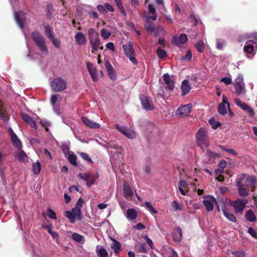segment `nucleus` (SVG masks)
<instances>
[{
	"label": "nucleus",
	"mask_w": 257,
	"mask_h": 257,
	"mask_svg": "<svg viewBox=\"0 0 257 257\" xmlns=\"http://www.w3.org/2000/svg\"><path fill=\"white\" fill-rule=\"evenodd\" d=\"M52 42V43H53V44L54 45V46L57 48H59L60 47V41L56 39L55 37L53 38L52 39H51L50 40Z\"/></svg>",
	"instance_id": "nucleus-53"
},
{
	"label": "nucleus",
	"mask_w": 257,
	"mask_h": 257,
	"mask_svg": "<svg viewBox=\"0 0 257 257\" xmlns=\"http://www.w3.org/2000/svg\"><path fill=\"white\" fill-rule=\"evenodd\" d=\"M248 232L254 238H257V232L252 227H249L248 229Z\"/></svg>",
	"instance_id": "nucleus-55"
},
{
	"label": "nucleus",
	"mask_w": 257,
	"mask_h": 257,
	"mask_svg": "<svg viewBox=\"0 0 257 257\" xmlns=\"http://www.w3.org/2000/svg\"><path fill=\"white\" fill-rule=\"evenodd\" d=\"M67 84L66 80L60 77L54 78L50 82L52 91L57 92L64 91L66 88Z\"/></svg>",
	"instance_id": "nucleus-4"
},
{
	"label": "nucleus",
	"mask_w": 257,
	"mask_h": 257,
	"mask_svg": "<svg viewBox=\"0 0 257 257\" xmlns=\"http://www.w3.org/2000/svg\"><path fill=\"white\" fill-rule=\"evenodd\" d=\"M97 9L99 11L101 12L102 14H105L107 13V11L105 9L104 6H102L101 5H99L97 6Z\"/></svg>",
	"instance_id": "nucleus-64"
},
{
	"label": "nucleus",
	"mask_w": 257,
	"mask_h": 257,
	"mask_svg": "<svg viewBox=\"0 0 257 257\" xmlns=\"http://www.w3.org/2000/svg\"><path fill=\"white\" fill-rule=\"evenodd\" d=\"M189 18L193 23L194 26H196L198 24V21L195 16L193 15H191L189 17Z\"/></svg>",
	"instance_id": "nucleus-62"
},
{
	"label": "nucleus",
	"mask_w": 257,
	"mask_h": 257,
	"mask_svg": "<svg viewBox=\"0 0 257 257\" xmlns=\"http://www.w3.org/2000/svg\"><path fill=\"white\" fill-rule=\"evenodd\" d=\"M235 93L237 95H244L246 93L245 84L242 77L238 76L234 80Z\"/></svg>",
	"instance_id": "nucleus-6"
},
{
	"label": "nucleus",
	"mask_w": 257,
	"mask_h": 257,
	"mask_svg": "<svg viewBox=\"0 0 257 257\" xmlns=\"http://www.w3.org/2000/svg\"><path fill=\"white\" fill-rule=\"evenodd\" d=\"M110 247L114 250V252L117 254L120 251L121 245L117 240L113 239V243L111 244Z\"/></svg>",
	"instance_id": "nucleus-29"
},
{
	"label": "nucleus",
	"mask_w": 257,
	"mask_h": 257,
	"mask_svg": "<svg viewBox=\"0 0 257 257\" xmlns=\"http://www.w3.org/2000/svg\"><path fill=\"white\" fill-rule=\"evenodd\" d=\"M41 170V165L39 162L37 161L33 164L32 170L34 174L35 175H39Z\"/></svg>",
	"instance_id": "nucleus-32"
},
{
	"label": "nucleus",
	"mask_w": 257,
	"mask_h": 257,
	"mask_svg": "<svg viewBox=\"0 0 257 257\" xmlns=\"http://www.w3.org/2000/svg\"><path fill=\"white\" fill-rule=\"evenodd\" d=\"M21 116L23 120L27 122L28 124L33 128L36 130L37 128V124L36 122L32 119L28 114L23 113L21 114Z\"/></svg>",
	"instance_id": "nucleus-19"
},
{
	"label": "nucleus",
	"mask_w": 257,
	"mask_h": 257,
	"mask_svg": "<svg viewBox=\"0 0 257 257\" xmlns=\"http://www.w3.org/2000/svg\"><path fill=\"white\" fill-rule=\"evenodd\" d=\"M145 206L147 207L148 210L154 214L158 213L157 211L154 208L152 204L149 202H146L145 203Z\"/></svg>",
	"instance_id": "nucleus-52"
},
{
	"label": "nucleus",
	"mask_w": 257,
	"mask_h": 257,
	"mask_svg": "<svg viewBox=\"0 0 257 257\" xmlns=\"http://www.w3.org/2000/svg\"><path fill=\"white\" fill-rule=\"evenodd\" d=\"M122 48L126 56L128 58L134 65H137L138 61L135 57V50L132 43L129 42L126 44L123 45Z\"/></svg>",
	"instance_id": "nucleus-5"
},
{
	"label": "nucleus",
	"mask_w": 257,
	"mask_h": 257,
	"mask_svg": "<svg viewBox=\"0 0 257 257\" xmlns=\"http://www.w3.org/2000/svg\"><path fill=\"white\" fill-rule=\"evenodd\" d=\"M205 199L203 201V203L205 206L206 210L208 211H211L213 210L214 208V203H217V202L216 199L210 195L208 196H205Z\"/></svg>",
	"instance_id": "nucleus-11"
},
{
	"label": "nucleus",
	"mask_w": 257,
	"mask_h": 257,
	"mask_svg": "<svg viewBox=\"0 0 257 257\" xmlns=\"http://www.w3.org/2000/svg\"><path fill=\"white\" fill-rule=\"evenodd\" d=\"M163 78L166 84V89L173 91L175 87V81L171 79L168 73H165L163 75Z\"/></svg>",
	"instance_id": "nucleus-14"
},
{
	"label": "nucleus",
	"mask_w": 257,
	"mask_h": 257,
	"mask_svg": "<svg viewBox=\"0 0 257 257\" xmlns=\"http://www.w3.org/2000/svg\"><path fill=\"white\" fill-rule=\"evenodd\" d=\"M148 13H151L152 16L149 18L155 21L157 19V15L156 14V11L155 8L153 4H150L148 5Z\"/></svg>",
	"instance_id": "nucleus-28"
},
{
	"label": "nucleus",
	"mask_w": 257,
	"mask_h": 257,
	"mask_svg": "<svg viewBox=\"0 0 257 257\" xmlns=\"http://www.w3.org/2000/svg\"><path fill=\"white\" fill-rule=\"evenodd\" d=\"M221 82H224L226 85H229L232 83V80L228 77H224L221 78Z\"/></svg>",
	"instance_id": "nucleus-58"
},
{
	"label": "nucleus",
	"mask_w": 257,
	"mask_h": 257,
	"mask_svg": "<svg viewBox=\"0 0 257 257\" xmlns=\"http://www.w3.org/2000/svg\"><path fill=\"white\" fill-rule=\"evenodd\" d=\"M157 55L160 59H164L167 57V54L165 50L159 48L157 50Z\"/></svg>",
	"instance_id": "nucleus-39"
},
{
	"label": "nucleus",
	"mask_w": 257,
	"mask_h": 257,
	"mask_svg": "<svg viewBox=\"0 0 257 257\" xmlns=\"http://www.w3.org/2000/svg\"><path fill=\"white\" fill-rule=\"evenodd\" d=\"M247 200L246 199H240L238 198L236 201H234L232 204V205L234 208V212L235 213H241L247 203Z\"/></svg>",
	"instance_id": "nucleus-9"
},
{
	"label": "nucleus",
	"mask_w": 257,
	"mask_h": 257,
	"mask_svg": "<svg viewBox=\"0 0 257 257\" xmlns=\"http://www.w3.org/2000/svg\"><path fill=\"white\" fill-rule=\"evenodd\" d=\"M133 193L130 185L127 182H124L123 185V196L124 198H128L133 196Z\"/></svg>",
	"instance_id": "nucleus-23"
},
{
	"label": "nucleus",
	"mask_w": 257,
	"mask_h": 257,
	"mask_svg": "<svg viewBox=\"0 0 257 257\" xmlns=\"http://www.w3.org/2000/svg\"><path fill=\"white\" fill-rule=\"evenodd\" d=\"M137 216V212L135 209H128L126 211V217L127 218L134 220L136 219Z\"/></svg>",
	"instance_id": "nucleus-31"
},
{
	"label": "nucleus",
	"mask_w": 257,
	"mask_h": 257,
	"mask_svg": "<svg viewBox=\"0 0 257 257\" xmlns=\"http://www.w3.org/2000/svg\"><path fill=\"white\" fill-rule=\"evenodd\" d=\"M53 12V5L51 3L48 4L47 6V16L50 18Z\"/></svg>",
	"instance_id": "nucleus-51"
},
{
	"label": "nucleus",
	"mask_w": 257,
	"mask_h": 257,
	"mask_svg": "<svg viewBox=\"0 0 257 257\" xmlns=\"http://www.w3.org/2000/svg\"><path fill=\"white\" fill-rule=\"evenodd\" d=\"M246 183L250 187L251 192H254L257 186V180L255 176H249L246 179Z\"/></svg>",
	"instance_id": "nucleus-20"
},
{
	"label": "nucleus",
	"mask_w": 257,
	"mask_h": 257,
	"mask_svg": "<svg viewBox=\"0 0 257 257\" xmlns=\"http://www.w3.org/2000/svg\"><path fill=\"white\" fill-rule=\"evenodd\" d=\"M45 214L47 215L51 219L56 220L57 216L55 212L51 208H48L47 210V213H43V215L45 217Z\"/></svg>",
	"instance_id": "nucleus-37"
},
{
	"label": "nucleus",
	"mask_w": 257,
	"mask_h": 257,
	"mask_svg": "<svg viewBox=\"0 0 257 257\" xmlns=\"http://www.w3.org/2000/svg\"><path fill=\"white\" fill-rule=\"evenodd\" d=\"M174 240L176 242H179L182 238V231L180 227H176L174 228L172 233Z\"/></svg>",
	"instance_id": "nucleus-18"
},
{
	"label": "nucleus",
	"mask_w": 257,
	"mask_h": 257,
	"mask_svg": "<svg viewBox=\"0 0 257 257\" xmlns=\"http://www.w3.org/2000/svg\"><path fill=\"white\" fill-rule=\"evenodd\" d=\"M15 157L17 158L19 162H26L28 161V157L23 150H21L15 153Z\"/></svg>",
	"instance_id": "nucleus-25"
},
{
	"label": "nucleus",
	"mask_w": 257,
	"mask_h": 257,
	"mask_svg": "<svg viewBox=\"0 0 257 257\" xmlns=\"http://www.w3.org/2000/svg\"><path fill=\"white\" fill-rule=\"evenodd\" d=\"M71 237L72 239L79 243H83L84 241V237L77 233H73Z\"/></svg>",
	"instance_id": "nucleus-34"
},
{
	"label": "nucleus",
	"mask_w": 257,
	"mask_h": 257,
	"mask_svg": "<svg viewBox=\"0 0 257 257\" xmlns=\"http://www.w3.org/2000/svg\"><path fill=\"white\" fill-rule=\"evenodd\" d=\"M232 254L235 257H244L245 255V252L241 250L234 251Z\"/></svg>",
	"instance_id": "nucleus-50"
},
{
	"label": "nucleus",
	"mask_w": 257,
	"mask_h": 257,
	"mask_svg": "<svg viewBox=\"0 0 257 257\" xmlns=\"http://www.w3.org/2000/svg\"><path fill=\"white\" fill-rule=\"evenodd\" d=\"M78 176L82 180L86 181V185L90 187L93 185L95 182V180L98 178L97 175L93 174H86V173H79Z\"/></svg>",
	"instance_id": "nucleus-7"
},
{
	"label": "nucleus",
	"mask_w": 257,
	"mask_h": 257,
	"mask_svg": "<svg viewBox=\"0 0 257 257\" xmlns=\"http://www.w3.org/2000/svg\"><path fill=\"white\" fill-rule=\"evenodd\" d=\"M218 112L221 115H225L227 113L226 106L224 103H220L218 106Z\"/></svg>",
	"instance_id": "nucleus-40"
},
{
	"label": "nucleus",
	"mask_w": 257,
	"mask_h": 257,
	"mask_svg": "<svg viewBox=\"0 0 257 257\" xmlns=\"http://www.w3.org/2000/svg\"><path fill=\"white\" fill-rule=\"evenodd\" d=\"M252 40L247 41L244 47V51L247 54H253L254 52V47L253 46Z\"/></svg>",
	"instance_id": "nucleus-27"
},
{
	"label": "nucleus",
	"mask_w": 257,
	"mask_h": 257,
	"mask_svg": "<svg viewBox=\"0 0 257 257\" xmlns=\"http://www.w3.org/2000/svg\"><path fill=\"white\" fill-rule=\"evenodd\" d=\"M15 18L18 26L23 29L24 24L26 21V14L23 11H19L15 12Z\"/></svg>",
	"instance_id": "nucleus-12"
},
{
	"label": "nucleus",
	"mask_w": 257,
	"mask_h": 257,
	"mask_svg": "<svg viewBox=\"0 0 257 257\" xmlns=\"http://www.w3.org/2000/svg\"><path fill=\"white\" fill-rule=\"evenodd\" d=\"M192 104L189 103L178 107L176 114L180 116H188L191 112Z\"/></svg>",
	"instance_id": "nucleus-13"
},
{
	"label": "nucleus",
	"mask_w": 257,
	"mask_h": 257,
	"mask_svg": "<svg viewBox=\"0 0 257 257\" xmlns=\"http://www.w3.org/2000/svg\"><path fill=\"white\" fill-rule=\"evenodd\" d=\"M100 34L101 36L103 38V39H106L108 38L111 35V33L104 29H102L100 30Z\"/></svg>",
	"instance_id": "nucleus-47"
},
{
	"label": "nucleus",
	"mask_w": 257,
	"mask_h": 257,
	"mask_svg": "<svg viewBox=\"0 0 257 257\" xmlns=\"http://www.w3.org/2000/svg\"><path fill=\"white\" fill-rule=\"evenodd\" d=\"M116 129L119 131L120 133H121L122 134L124 135V133L126 132L127 129L123 126H120L118 124H116L115 125Z\"/></svg>",
	"instance_id": "nucleus-57"
},
{
	"label": "nucleus",
	"mask_w": 257,
	"mask_h": 257,
	"mask_svg": "<svg viewBox=\"0 0 257 257\" xmlns=\"http://www.w3.org/2000/svg\"><path fill=\"white\" fill-rule=\"evenodd\" d=\"M244 110L247 111L250 116H253L254 114V111L248 105L245 103H242L240 106Z\"/></svg>",
	"instance_id": "nucleus-38"
},
{
	"label": "nucleus",
	"mask_w": 257,
	"mask_h": 257,
	"mask_svg": "<svg viewBox=\"0 0 257 257\" xmlns=\"http://www.w3.org/2000/svg\"><path fill=\"white\" fill-rule=\"evenodd\" d=\"M58 95L57 94H53L51 95L50 102L52 105H54V104L56 103L57 100Z\"/></svg>",
	"instance_id": "nucleus-60"
},
{
	"label": "nucleus",
	"mask_w": 257,
	"mask_h": 257,
	"mask_svg": "<svg viewBox=\"0 0 257 257\" xmlns=\"http://www.w3.org/2000/svg\"><path fill=\"white\" fill-rule=\"evenodd\" d=\"M182 95L185 96L189 93L191 90V86L189 85V81L184 80L181 84Z\"/></svg>",
	"instance_id": "nucleus-24"
},
{
	"label": "nucleus",
	"mask_w": 257,
	"mask_h": 257,
	"mask_svg": "<svg viewBox=\"0 0 257 257\" xmlns=\"http://www.w3.org/2000/svg\"><path fill=\"white\" fill-rule=\"evenodd\" d=\"M105 67L106 68V70H107V72L109 71H112V69H113V68L111 66L110 62L108 60H106L105 61Z\"/></svg>",
	"instance_id": "nucleus-59"
},
{
	"label": "nucleus",
	"mask_w": 257,
	"mask_h": 257,
	"mask_svg": "<svg viewBox=\"0 0 257 257\" xmlns=\"http://www.w3.org/2000/svg\"><path fill=\"white\" fill-rule=\"evenodd\" d=\"M204 45L203 41L202 40H200L195 43V48L198 52L202 53L204 51Z\"/></svg>",
	"instance_id": "nucleus-36"
},
{
	"label": "nucleus",
	"mask_w": 257,
	"mask_h": 257,
	"mask_svg": "<svg viewBox=\"0 0 257 257\" xmlns=\"http://www.w3.org/2000/svg\"><path fill=\"white\" fill-rule=\"evenodd\" d=\"M88 35L90 43L91 45V52L95 53L98 50L100 45L99 34L93 28H89L88 31Z\"/></svg>",
	"instance_id": "nucleus-2"
},
{
	"label": "nucleus",
	"mask_w": 257,
	"mask_h": 257,
	"mask_svg": "<svg viewBox=\"0 0 257 257\" xmlns=\"http://www.w3.org/2000/svg\"><path fill=\"white\" fill-rule=\"evenodd\" d=\"M69 162L73 166H77V162L76 161L77 156L74 154H69L68 156Z\"/></svg>",
	"instance_id": "nucleus-45"
},
{
	"label": "nucleus",
	"mask_w": 257,
	"mask_h": 257,
	"mask_svg": "<svg viewBox=\"0 0 257 257\" xmlns=\"http://www.w3.org/2000/svg\"><path fill=\"white\" fill-rule=\"evenodd\" d=\"M192 58V53L190 50H188L186 55L183 57V59L185 60H191Z\"/></svg>",
	"instance_id": "nucleus-63"
},
{
	"label": "nucleus",
	"mask_w": 257,
	"mask_h": 257,
	"mask_svg": "<svg viewBox=\"0 0 257 257\" xmlns=\"http://www.w3.org/2000/svg\"><path fill=\"white\" fill-rule=\"evenodd\" d=\"M0 119L4 121H8L10 119L9 116L3 109L2 106V102L0 100Z\"/></svg>",
	"instance_id": "nucleus-30"
},
{
	"label": "nucleus",
	"mask_w": 257,
	"mask_h": 257,
	"mask_svg": "<svg viewBox=\"0 0 257 257\" xmlns=\"http://www.w3.org/2000/svg\"><path fill=\"white\" fill-rule=\"evenodd\" d=\"M107 73H108V76L110 79H111L112 80H115L116 75H115V71H114V69H112V71L110 70V71H107Z\"/></svg>",
	"instance_id": "nucleus-56"
},
{
	"label": "nucleus",
	"mask_w": 257,
	"mask_h": 257,
	"mask_svg": "<svg viewBox=\"0 0 257 257\" xmlns=\"http://www.w3.org/2000/svg\"><path fill=\"white\" fill-rule=\"evenodd\" d=\"M82 122L87 126L92 128H98L100 127L99 124L95 122L85 116L81 117Z\"/></svg>",
	"instance_id": "nucleus-21"
},
{
	"label": "nucleus",
	"mask_w": 257,
	"mask_h": 257,
	"mask_svg": "<svg viewBox=\"0 0 257 257\" xmlns=\"http://www.w3.org/2000/svg\"><path fill=\"white\" fill-rule=\"evenodd\" d=\"M139 251L140 252H146V245L145 243H140L139 244Z\"/></svg>",
	"instance_id": "nucleus-54"
},
{
	"label": "nucleus",
	"mask_w": 257,
	"mask_h": 257,
	"mask_svg": "<svg viewBox=\"0 0 257 257\" xmlns=\"http://www.w3.org/2000/svg\"><path fill=\"white\" fill-rule=\"evenodd\" d=\"M222 210L224 215L228 220L232 222H236V217L234 216L233 214H232V213H230L228 212V209L225 206H224V207L222 208Z\"/></svg>",
	"instance_id": "nucleus-26"
},
{
	"label": "nucleus",
	"mask_w": 257,
	"mask_h": 257,
	"mask_svg": "<svg viewBox=\"0 0 257 257\" xmlns=\"http://www.w3.org/2000/svg\"><path fill=\"white\" fill-rule=\"evenodd\" d=\"M86 66L92 80L95 82L97 81L98 80V77L96 67L92 63L89 62L86 63Z\"/></svg>",
	"instance_id": "nucleus-16"
},
{
	"label": "nucleus",
	"mask_w": 257,
	"mask_h": 257,
	"mask_svg": "<svg viewBox=\"0 0 257 257\" xmlns=\"http://www.w3.org/2000/svg\"><path fill=\"white\" fill-rule=\"evenodd\" d=\"M188 41V37L186 34H181L179 37L174 36L172 39V43L179 46L181 44H184Z\"/></svg>",
	"instance_id": "nucleus-17"
},
{
	"label": "nucleus",
	"mask_w": 257,
	"mask_h": 257,
	"mask_svg": "<svg viewBox=\"0 0 257 257\" xmlns=\"http://www.w3.org/2000/svg\"><path fill=\"white\" fill-rule=\"evenodd\" d=\"M9 132L11 137V139L13 145L16 146L18 149H21L22 147V143L20 140L18 138L16 134L14 132L13 130L10 128L9 129Z\"/></svg>",
	"instance_id": "nucleus-15"
},
{
	"label": "nucleus",
	"mask_w": 257,
	"mask_h": 257,
	"mask_svg": "<svg viewBox=\"0 0 257 257\" xmlns=\"http://www.w3.org/2000/svg\"><path fill=\"white\" fill-rule=\"evenodd\" d=\"M245 218L247 220L250 222H254L256 220V217L253 212L249 210L247 211L245 214Z\"/></svg>",
	"instance_id": "nucleus-33"
},
{
	"label": "nucleus",
	"mask_w": 257,
	"mask_h": 257,
	"mask_svg": "<svg viewBox=\"0 0 257 257\" xmlns=\"http://www.w3.org/2000/svg\"><path fill=\"white\" fill-rule=\"evenodd\" d=\"M196 139L197 145L201 148L203 146L207 147L209 145L207 133L204 127L199 129L196 134Z\"/></svg>",
	"instance_id": "nucleus-3"
},
{
	"label": "nucleus",
	"mask_w": 257,
	"mask_h": 257,
	"mask_svg": "<svg viewBox=\"0 0 257 257\" xmlns=\"http://www.w3.org/2000/svg\"><path fill=\"white\" fill-rule=\"evenodd\" d=\"M75 39L76 43L79 45H82L85 44L87 40L84 35V34L82 32L77 33L75 35Z\"/></svg>",
	"instance_id": "nucleus-22"
},
{
	"label": "nucleus",
	"mask_w": 257,
	"mask_h": 257,
	"mask_svg": "<svg viewBox=\"0 0 257 257\" xmlns=\"http://www.w3.org/2000/svg\"><path fill=\"white\" fill-rule=\"evenodd\" d=\"M141 104L146 110H152L154 109L152 99L148 96L142 94L140 96Z\"/></svg>",
	"instance_id": "nucleus-8"
},
{
	"label": "nucleus",
	"mask_w": 257,
	"mask_h": 257,
	"mask_svg": "<svg viewBox=\"0 0 257 257\" xmlns=\"http://www.w3.org/2000/svg\"><path fill=\"white\" fill-rule=\"evenodd\" d=\"M65 216L67 217L71 223H74L75 221V215L73 214L72 211H66L65 212Z\"/></svg>",
	"instance_id": "nucleus-42"
},
{
	"label": "nucleus",
	"mask_w": 257,
	"mask_h": 257,
	"mask_svg": "<svg viewBox=\"0 0 257 257\" xmlns=\"http://www.w3.org/2000/svg\"><path fill=\"white\" fill-rule=\"evenodd\" d=\"M97 253L99 257H108V252L103 247H101L98 249Z\"/></svg>",
	"instance_id": "nucleus-43"
},
{
	"label": "nucleus",
	"mask_w": 257,
	"mask_h": 257,
	"mask_svg": "<svg viewBox=\"0 0 257 257\" xmlns=\"http://www.w3.org/2000/svg\"><path fill=\"white\" fill-rule=\"evenodd\" d=\"M243 177H238L236 179V185L238 188V194L241 197H246L249 195V190L245 188L244 185L242 183Z\"/></svg>",
	"instance_id": "nucleus-10"
},
{
	"label": "nucleus",
	"mask_w": 257,
	"mask_h": 257,
	"mask_svg": "<svg viewBox=\"0 0 257 257\" xmlns=\"http://www.w3.org/2000/svg\"><path fill=\"white\" fill-rule=\"evenodd\" d=\"M45 34L50 40L54 37L53 29L49 26H47L45 27Z\"/></svg>",
	"instance_id": "nucleus-35"
},
{
	"label": "nucleus",
	"mask_w": 257,
	"mask_h": 257,
	"mask_svg": "<svg viewBox=\"0 0 257 257\" xmlns=\"http://www.w3.org/2000/svg\"><path fill=\"white\" fill-rule=\"evenodd\" d=\"M79 156L83 158L85 161L88 162L91 164H92L93 163V161L92 159L89 157V156L85 153H79Z\"/></svg>",
	"instance_id": "nucleus-48"
},
{
	"label": "nucleus",
	"mask_w": 257,
	"mask_h": 257,
	"mask_svg": "<svg viewBox=\"0 0 257 257\" xmlns=\"http://www.w3.org/2000/svg\"><path fill=\"white\" fill-rule=\"evenodd\" d=\"M124 135L130 139H134L136 138L137 136L136 133L134 131L127 129L124 133Z\"/></svg>",
	"instance_id": "nucleus-41"
},
{
	"label": "nucleus",
	"mask_w": 257,
	"mask_h": 257,
	"mask_svg": "<svg viewBox=\"0 0 257 257\" xmlns=\"http://www.w3.org/2000/svg\"><path fill=\"white\" fill-rule=\"evenodd\" d=\"M31 36L39 50L45 54L47 55L48 49L46 44V40L44 37L37 31L33 32Z\"/></svg>",
	"instance_id": "nucleus-1"
},
{
	"label": "nucleus",
	"mask_w": 257,
	"mask_h": 257,
	"mask_svg": "<svg viewBox=\"0 0 257 257\" xmlns=\"http://www.w3.org/2000/svg\"><path fill=\"white\" fill-rule=\"evenodd\" d=\"M145 27L148 34H152L155 31V27L153 23H147L145 25Z\"/></svg>",
	"instance_id": "nucleus-46"
},
{
	"label": "nucleus",
	"mask_w": 257,
	"mask_h": 257,
	"mask_svg": "<svg viewBox=\"0 0 257 257\" xmlns=\"http://www.w3.org/2000/svg\"><path fill=\"white\" fill-rule=\"evenodd\" d=\"M206 154L210 158L215 159L216 158H219L220 156L219 154L212 152L208 149L206 150Z\"/></svg>",
	"instance_id": "nucleus-44"
},
{
	"label": "nucleus",
	"mask_w": 257,
	"mask_h": 257,
	"mask_svg": "<svg viewBox=\"0 0 257 257\" xmlns=\"http://www.w3.org/2000/svg\"><path fill=\"white\" fill-rule=\"evenodd\" d=\"M209 123L211 125L212 128L213 129H216L219 125H221L220 123L217 121H215L213 118H212L209 120Z\"/></svg>",
	"instance_id": "nucleus-49"
},
{
	"label": "nucleus",
	"mask_w": 257,
	"mask_h": 257,
	"mask_svg": "<svg viewBox=\"0 0 257 257\" xmlns=\"http://www.w3.org/2000/svg\"><path fill=\"white\" fill-rule=\"evenodd\" d=\"M224 44V42L220 41L219 39L216 40V47L219 50H222L223 49V46Z\"/></svg>",
	"instance_id": "nucleus-61"
}]
</instances>
